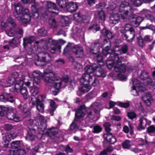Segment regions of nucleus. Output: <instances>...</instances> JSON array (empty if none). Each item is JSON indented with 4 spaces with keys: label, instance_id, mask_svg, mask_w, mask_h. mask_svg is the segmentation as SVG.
Wrapping results in <instances>:
<instances>
[{
    "label": "nucleus",
    "instance_id": "obj_1",
    "mask_svg": "<svg viewBox=\"0 0 155 155\" xmlns=\"http://www.w3.org/2000/svg\"><path fill=\"white\" fill-rule=\"evenodd\" d=\"M42 78L45 81L48 83H53L52 87L48 89L52 92H56L61 88H64L67 85L69 87L73 89L75 86L74 81H69L68 76H64L61 78L57 77L54 72L52 71L46 70L42 75Z\"/></svg>",
    "mask_w": 155,
    "mask_h": 155
},
{
    "label": "nucleus",
    "instance_id": "obj_26",
    "mask_svg": "<svg viewBox=\"0 0 155 155\" xmlns=\"http://www.w3.org/2000/svg\"><path fill=\"white\" fill-rule=\"evenodd\" d=\"M41 75V73L39 71L37 70L34 71L32 73L33 79L29 77L33 81L34 80L37 84H38L40 82V76Z\"/></svg>",
    "mask_w": 155,
    "mask_h": 155
},
{
    "label": "nucleus",
    "instance_id": "obj_5",
    "mask_svg": "<svg viewBox=\"0 0 155 155\" xmlns=\"http://www.w3.org/2000/svg\"><path fill=\"white\" fill-rule=\"evenodd\" d=\"M30 78L29 76H22V80L18 82L16 84H15L14 88L12 87L9 89V91L11 92H20L23 95L24 99H27L28 96V92L26 88L24 87H22L24 83L25 84V81H28Z\"/></svg>",
    "mask_w": 155,
    "mask_h": 155
},
{
    "label": "nucleus",
    "instance_id": "obj_24",
    "mask_svg": "<svg viewBox=\"0 0 155 155\" xmlns=\"http://www.w3.org/2000/svg\"><path fill=\"white\" fill-rule=\"evenodd\" d=\"M73 52L75 54L77 57H82L84 55L83 49L81 47L76 45L74 46Z\"/></svg>",
    "mask_w": 155,
    "mask_h": 155
},
{
    "label": "nucleus",
    "instance_id": "obj_6",
    "mask_svg": "<svg viewBox=\"0 0 155 155\" xmlns=\"http://www.w3.org/2000/svg\"><path fill=\"white\" fill-rule=\"evenodd\" d=\"M134 9L130 10V12L124 11L121 14V16L124 21H127L129 20L133 25H136L137 26L139 25L141 22L143 20V18L141 17H134L133 15Z\"/></svg>",
    "mask_w": 155,
    "mask_h": 155
},
{
    "label": "nucleus",
    "instance_id": "obj_3",
    "mask_svg": "<svg viewBox=\"0 0 155 155\" xmlns=\"http://www.w3.org/2000/svg\"><path fill=\"white\" fill-rule=\"evenodd\" d=\"M14 5L15 12L13 13V16L15 18L23 24L29 23L31 16L28 9L24 8L19 2H15Z\"/></svg>",
    "mask_w": 155,
    "mask_h": 155
},
{
    "label": "nucleus",
    "instance_id": "obj_53",
    "mask_svg": "<svg viewBox=\"0 0 155 155\" xmlns=\"http://www.w3.org/2000/svg\"><path fill=\"white\" fill-rule=\"evenodd\" d=\"M103 57V56L101 54H98L97 55V60L98 63H101V64H99L100 65L102 66L104 65Z\"/></svg>",
    "mask_w": 155,
    "mask_h": 155
},
{
    "label": "nucleus",
    "instance_id": "obj_15",
    "mask_svg": "<svg viewBox=\"0 0 155 155\" xmlns=\"http://www.w3.org/2000/svg\"><path fill=\"white\" fill-rule=\"evenodd\" d=\"M57 41L51 38L49 39L45 38L41 39L40 41H35L36 44H39V45H41L44 49L48 48L49 46V45H52L55 46L57 43Z\"/></svg>",
    "mask_w": 155,
    "mask_h": 155
},
{
    "label": "nucleus",
    "instance_id": "obj_4",
    "mask_svg": "<svg viewBox=\"0 0 155 155\" xmlns=\"http://www.w3.org/2000/svg\"><path fill=\"white\" fill-rule=\"evenodd\" d=\"M25 85L30 88L31 93V98L30 100L29 104L34 105L35 104L37 99H39L40 97H42V95H38V89L36 86H34V82L30 78L28 81H25Z\"/></svg>",
    "mask_w": 155,
    "mask_h": 155
},
{
    "label": "nucleus",
    "instance_id": "obj_21",
    "mask_svg": "<svg viewBox=\"0 0 155 155\" xmlns=\"http://www.w3.org/2000/svg\"><path fill=\"white\" fill-rule=\"evenodd\" d=\"M142 99L145 104L147 106H150L153 101L151 95L149 93L144 94L142 96Z\"/></svg>",
    "mask_w": 155,
    "mask_h": 155
},
{
    "label": "nucleus",
    "instance_id": "obj_41",
    "mask_svg": "<svg viewBox=\"0 0 155 155\" xmlns=\"http://www.w3.org/2000/svg\"><path fill=\"white\" fill-rule=\"evenodd\" d=\"M50 105L49 108L50 113L51 115H53V112L55 110L57 107L54 102L52 100L50 101Z\"/></svg>",
    "mask_w": 155,
    "mask_h": 155
},
{
    "label": "nucleus",
    "instance_id": "obj_12",
    "mask_svg": "<svg viewBox=\"0 0 155 155\" xmlns=\"http://www.w3.org/2000/svg\"><path fill=\"white\" fill-rule=\"evenodd\" d=\"M47 12L41 13L42 16L45 19H47L49 15V14L52 13L58 14V8L56 4L50 2H47L46 4Z\"/></svg>",
    "mask_w": 155,
    "mask_h": 155
},
{
    "label": "nucleus",
    "instance_id": "obj_22",
    "mask_svg": "<svg viewBox=\"0 0 155 155\" xmlns=\"http://www.w3.org/2000/svg\"><path fill=\"white\" fill-rule=\"evenodd\" d=\"M120 19V17L118 14L117 13L112 14L110 17L109 23L112 26L118 23Z\"/></svg>",
    "mask_w": 155,
    "mask_h": 155
},
{
    "label": "nucleus",
    "instance_id": "obj_40",
    "mask_svg": "<svg viewBox=\"0 0 155 155\" xmlns=\"http://www.w3.org/2000/svg\"><path fill=\"white\" fill-rule=\"evenodd\" d=\"M74 46L72 43H68L64 50L63 54H66L67 53L73 51V50Z\"/></svg>",
    "mask_w": 155,
    "mask_h": 155
},
{
    "label": "nucleus",
    "instance_id": "obj_50",
    "mask_svg": "<svg viewBox=\"0 0 155 155\" xmlns=\"http://www.w3.org/2000/svg\"><path fill=\"white\" fill-rule=\"evenodd\" d=\"M137 141L138 142L139 146H144L147 147L148 146V143L146 140H145L144 139L140 138L138 139Z\"/></svg>",
    "mask_w": 155,
    "mask_h": 155
},
{
    "label": "nucleus",
    "instance_id": "obj_35",
    "mask_svg": "<svg viewBox=\"0 0 155 155\" xmlns=\"http://www.w3.org/2000/svg\"><path fill=\"white\" fill-rule=\"evenodd\" d=\"M31 8L34 18H37L39 16V9H38V6L34 5L31 6Z\"/></svg>",
    "mask_w": 155,
    "mask_h": 155
},
{
    "label": "nucleus",
    "instance_id": "obj_19",
    "mask_svg": "<svg viewBox=\"0 0 155 155\" xmlns=\"http://www.w3.org/2000/svg\"><path fill=\"white\" fill-rule=\"evenodd\" d=\"M74 16L75 19L78 22H83L86 23L89 21L90 17L85 15H82L80 12L75 14L74 15Z\"/></svg>",
    "mask_w": 155,
    "mask_h": 155
},
{
    "label": "nucleus",
    "instance_id": "obj_36",
    "mask_svg": "<svg viewBox=\"0 0 155 155\" xmlns=\"http://www.w3.org/2000/svg\"><path fill=\"white\" fill-rule=\"evenodd\" d=\"M58 131V130L57 129L53 127L48 129L45 134L52 138L53 137V136L57 134Z\"/></svg>",
    "mask_w": 155,
    "mask_h": 155
},
{
    "label": "nucleus",
    "instance_id": "obj_30",
    "mask_svg": "<svg viewBox=\"0 0 155 155\" xmlns=\"http://www.w3.org/2000/svg\"><path fill=\"white\" fill-rule=\"evenodd\" d=\"M98 68L99 67L96 64H94L92 66L87 65L84 68V70L86 73L85 74H91L94 72L96 69Z\"/></svg>",
    "mask_w": 155,
    "mask_h": 155
},
{
    "label": "nucleus",
    "instance_id": "obj_55",
    "mask_svg": "<svg viewBox=\"0 0 155 155\" xmlns=\"http://www.w3.org/2000/svg\"><path fill=\"white\" fill-rule=\"evenodd\" d=\"M38 31L40 35L45 36L47 35V31L44 28H41L39 29Z\"/></svg>",
    "mask_w": 155,
    "mask_h": 155
},
{
    "label": "nucleus",
    "instance_id": "obj_18",
    "mask_svg": "<svg viewBox=\"0 0 155 155\" xmlns=\"http://www.w3.org/2000/svg\"><path fill=\"white\" fill-rule=\"evenodd\" d=\"M11 111L8 113L7 118L9 120H13L15 122H18L20 120V117L17 114V111L15 108H10Z\"/></svg>",
    "mask_w": 155,
    "mask_h": 155
},
{
    "label": "nucleus",
    "instance_id": "obj_62",
    "mask_svg": "<svg viewBox=\"0 0 155 155\" xmlns=\"http://www.w3.org/2000/svg\"><path fill=\"white\" fill-rule=\"evenodd\" d=\"M128 117L131 119L135 118L136 117V114L134 112H130L127 113Z\"/></svg>",
    "mask_w": 155,
    "mask_h": 155
},
{
    "label": "nucleus",
    "instance_id": "obj_14",
    "mask_svg": "<svg viewBox=\"0 0 155 155\" xmlns=\"http://www.w3.org/2000/svg\"><path fill=\"white\" fill-rule=\"evenodd\" d=\"M35 58L37 63L41 66L44 65L46 62L49 61L51 59L49 54L45 52L39 53Z\"/></svg>",
    "mask_w": 155,
    "mask_h": 155
},
{
    "label": "nucleus",
    "instance_id": "obj_29",
    "mask_svg": "<svg viewBox=\"0 0 155 155\" xmlns=\"http://www.w3.org/2000/svg\"><path fill=\"white\" fill-rule=\"evenodd\" d=\"M78 7L76 3L71 2L68 3L66 8L69 12H72L76 11Z\"/></svg>",
    "mask_w": 155,
    "mask_h": 155
},
{
    "label": "nucleus",
    "instance_id": "obj_48",
    "mask_svg": "<svg viewBox=\"0 0 155 155\" xmlns=\"http://www.w3.org/2000/svg\"><path fill=\"white\" fill-rule=\"evenodd\" d=\"M18 108L25 113H27L29 114L30 113L28 110V108L26 104L21 103L19 106Z\"/></svg>",
    "mask_w": 155,
    "mask_h": 155
},
{
    "label": "nucleus",
    "instance_id": "obj_2",
    "mask_svg": "<svg viewBox=\"0 0 155 155\" xmlns=\"http://www.w3.org/2000/svg\"><path fill=\"white\" fill-rule=\"evenodd\" d=\"M103 48L102 54L103 56L109 57L106 61V65L109 69H111L114 68V70L117 72H124L126 70V66L124 64H121L120 59L115 55L112 49H110V43H108Z\"/></svg>",
    "mask_w": 155,
    "mask_h": 155
},
{
    "label": "nucleus",
    "instance_id": "obj_33",
    "mask_svg": "<svg viewBox=\"0 0 155 155\" xmlns=\"http://www.w3.org/2000/svg\"><path fill=\"white\" fill-rule=\"evenodd\" d=\"M103 136L105 139L111 144H114L116 141L115 138L111 134H105Z\"/></svg>",
    "mask_w": 155,
    "mask_h": 155
},
{
    "label": "nucleus",
    "instance_id": "obj_43",
    "mask_svg": "<svg viewBox=\"0 0 155 155\" xmlns=\"http://www.w3.org/2000/svg\"><path fill=\"white\" fill-rule=\"evenodd\" d=\"M147 85L150 88L155 89V80L150 78H148L147 80Z\"/></svg>",
    "mask_w": 155,
    "mask_h": 155
},
{
    "label": "nucleus",
    "instance_id": "obj_20",
    "mask_svg": "<svg viewBox=\"0 0 155 155\" xmlns=\"http://www.w3.org/2000/svg\"><path fill=\"white\" fill-rule=\"evenodd\" d=\"M92 80V78L91 75L88 74H84L80 79V82L82 84L87 85Z\"/></svg>",
    "mask_w": 155,
    "mask_h": 155
},
{
    "label": "nucleus",
    "instance_id": "obj_37",
    "mask_svg": "<svg viewBox=\"0 0 155 155\" xmlns=\"http://www.w3.org/2000/svg\"><path fill=\"white\" fill-rule=\"evenodd\" d=\"M121 3L120 4V13L121 15V13H122V12L123 11H127V12L128 11V12H130V9H133V8H131L130 7L128 6V7L129 8V10H128L127 9H122V8H125L126 7H127L128 6V5H129V3L127 2L126 1H122V0H121Z\"/></svg>",
    "mask_w": 155,
    "mask_h": 155
},
{
    "label": "nucleus",
    "instance_id": "obj_63",
    "mask_svg": "<svg viewBox=\"0 0 155 155\" xmlns=\"http://www.w3.org/2000/svg\"><path fill=\"white\" fill-rule=\"evenodd\" d=\"M119 105L121 107L126 108H127L129 107V106L130 105V104L128 102H127V103L120 102L119 103Z\"/></svg>",
    "mask_w": 155,
    "mask_h": 155
},
{
    "label": "nucleus",
    "instance_id": "obj_28",
    "mask_svg": "<svg viewBox=\"0 0 155 155\" xmlns=\"http://www.w3.org/2000/svg\"><path fill=\"white\" fill-rule=\"evenodd\" d=\"M35 129H31L28 130L25 137V139L28 140L32 141L35 139Z\"/></svg>",
    "mask_w": 155,
    "mask_h": 155
},
{
    "label": "nucleus",
    "instance_id": "obj_27",
    "mask_svg": "<svg viewBox=\"0 0 155 155\" xmlns=\"http://www.w3.org/2000/svg\"><path fill=\"white\" fill-rule=\"evenodd\" d=\"M147 119L143 117H140L139 119V123L137 127V129L141 130L145 129L147 124Z\"/></svg>",
    "mask_w": 155,
    "mask_h": 155
},
{
    "label": "nucleus",
    "instance_id": "obj_10",
    "mask_svg": "<svg viewBox=\"0 0 155 155\" xmlns=\"http://www.w3.org/2000/svg\"><path fill=\"white\" fill-rule=\"evenodd\" d=\"M8 23L10 24L11 26L8 30L5 31L6 34L10 37L13 36L16 32L15 29L16 27V24L14 21L11 18H8L7 22L3 20L1 23V26L2 28H5L8 26Z\"/></svg>",
    "mask_w": 155,
    "mask_h": 155
},
{
    "label": "nucleus",
    "instance_id": "obj_47",
    "mask_svg": "<svg viewBox=\"0 0 155 155\" xmlns=\"http://www.w3.org/2000/svg\"><path fill=\"white\" fill-rule=\"evenodd\" d=\"M140 78L143 80L148 79L149 78V75L147 72L144 70L141 71L140 76Z\"/></svg>",
    "mask_w": 155,
    "mask_h": 155
},
{
    "label": "nucleus",
    "instance_id": "obj_42",
    "mask_svg": "<svg viewBox=\"0 0 155 155\" xmlns=\"http://www.w3.org/2000/svg\"><path fill=\"white\" fill-rule=\"evenodd\" d=\"M101 32L104 35L106 36L108 38H111L112 37V34L110 31L105 28H104Z\"/></svg>",
    "mask_w": 155,
    "mask_h": 155
},
{
    "label": "nucleus",
    "instance_id": "obj_13",
    "mask_svg": "<svg viewBox=\"0 0 155 155\" xmlns=\"http://www.w3.org/2000/svg\"><path fill=\"white\" fill-rule=\"evenodd\" d=\"M130 84L133 85L131 93L134 96H138L139 91H143L145 90L144 87H143L139 81L136 79H133L131 81Z\"/></svg>",
    "mask_w": 155,
    "mask_h": 155
},
{
    "label": "nucleus",
    "instance_id": "obj_39",
    "mask_svg": "<svg viewBox=\"0 0 155 155\" xmlns=\"http://www.w3.org/2000/svg\"><path fill=\"white\" fill-rule=\"evenodd\" d=\"M91 89V87L90 86L87 85H85L82 86L80 90H79L77 92V94L81 96L82 94H79V93L82 92L83 93H84L88 91Z\"/></svg>",
    "mask_w": 155,
    "mask_h": 155
},
{
    "label": "nucleus",
    "instance_id": "obj_11",
    "mask_svg": "<svg viewBox=\"0 0 155 155\" xmlns=\"http://www.w3.org/2000/svg\"><path fill=\"white\" fill-rule=\"evenodd\" d=\"M36 118L39 120L40 123L38 127V134L37 136L38 138L40 139L42 137V135L45 133L44 131L46 128V120L43 116L39 114L37 115Z\"/></svg>",
    "mask_w": 155,
    "mask_h": 155
},
{
    "label": "nucleus",
    "instance_id": "obj_59",
    "mask_svg": "<svg viewBox=\"0 0 155 155\" xmlns=\"http://www.w3.org/2000/svg\"><path fill=\"white\" fill-rule=\"evenodd\" d=\"M102 128L99 125H96L94 127L93 132L94 133H99L102 131Z\"/></svg>",
    "mask_w": 155,
    "mask_h": 155
},
{
    "label": "nucleus",
    "instance_id": "obj_51",
    "mask_svg": "<svg viewBox=\"0 0 155 155\" xmlns=\"http://www.w3.org/2000/svg\"><path fill=\"white\" fill-rule=\"evenodd\" d=\"M12 148L13 149H16L21 147L20 141H13L11 143Z\"/></svg>",
    "mask_w": 155,
    "mask_h": 155
},
{
    "label": "nucleus",
    "instance_id": "obj_9",
    "mask_svg": "<svg viewBox=\"0 0 155 155\" xmlns=\"http://www.w3.org/2000/svg\"><path fill=\"white\" fill-rule=\"evenodd\" d=\"M87 110V109L84 105L81 106L76 110L75 114V118L70 126V129L71 130H74L76 128L79 119L84 116Z\"/></svg>",
    "mask_w": 155,
    "mask_h": 155
},
{
    "label": "nucleus",
    "instance_id": "obj_32",
    "mask_svg": "<svg viewBox=\"0 0 155 155\" xmlns=\"http://www.w3.org/2000/svg\"><path fill=\"white\" fill-rule=\"evenodd\" d=\"M35 104L34 105H32L29 104L31 107H33L35 105H36V108L37 110L40 112H43L44 110V106L43 104H42L39 99H37Z\"/></svg>",
    "mask_w": 155,
    "mask_h": 155
},
{
    "label": "nucleus",
    "instance_id": "obj_54",
    "mask_svg": "<svg viewBox=\"0 0 155 155\" xmlns=\"http://www.w3.org/2000/svg\"><path fill=\"white\" fill-rule=\"evenodd\" d=\"M61 21L63 26H67L69 23V18L67 17H64L61 18Z\"/></svg>",
    "mask_w": 155,
    "mask_h": 155
},
{
    "label": "nucleus",
    "instance_id": "obj_45",
    "mask_svg": "<svg viewBox=\"0 0 155 155\" xmlns=\"http://www.w3.org/2000/svg\"><path fill=\"white\" fill-rule=\"evenodd\" d=\"M145 14L147 19L149 20L151 22H155V18L151 15L150 12L147 11Z\"/></svg>",
    "mask_w": 155,
    "mask_h": 155
},
{
    "label": "nucleus",
    "instance_id": "obj_23",
    "mask_svg": "<svg viewBox=\"0 0 155 155\" xmlns=\"http://www.w3.org/2000/svg\"><path fill=\"white\" fill-rule=\"evenodd\" d=\"M16 137V134L15 133H10L9 134L5 135V137H3V138L5 142L6 143L4 144V146L5 147H7L8 146L9 142L12 139H14Z\"/></svg>",
    "mask_w": 155,
    "mask_h": 155
},
{
    "label": "nucleus",
    "instance_id": "obj_56",
    "mask_svg": "<svg viewBox=\"0 0 155 155\" xmlns=\"http://www.w3.org/2000/svg\"><path fill=\"white\" fill-rule=\"evenodd\" d=\"M49 25L51 28H56L57 26V22L54 18L49 19Z\"/></svg>",
    "mask_w": 155,
    "mask_h": 155
},
{
    "label": "nucleus",
    "instance_id": "obj_60",
    "mask_svg": "<svg viewBox=\"0 0 155 155\" xmlns=\"http://www.w3.org/2000/svg\"><path fill=\"white\" fill-rule=\"evenodd\" d=\"M128 50V46L126 45H122L121 50L122 53H126Z\"/></svg>",
    "mask_w": 155,
    "mask_h": 155
},
{
    "label": "nucleus",
    "instance_id": "obj_58",
    "mask_svg": "<svg viewBox=\"0 0 155 155\" xmlns=\"http://www.w3.org/2000/svg\"><path fill=\"white\" fill-rule=\"evenodd\" d=\"M137 41L140 46L143 47L145 45L143 39L141 36H139L137 38Z\"/></svg>",
    "mask_w": 155,
    "mask_h": 155
},
{
    "label": "nucleus",
    "instance_id": "obj_31",
    "mask_svg": "<svg viewBox=\"0 0 155 155\" xmlns=\"http://www.w3.org/2000/svg\"><path fill=\"white\" fill-rule=\"evenodd\" d=\"M100 44L98 42L94 43L92 45L90 49L91 53L96 54L99 51Z\"/></svg>",
    "mask_w": 155,
    "mask_h": 155
},
{
    "label": "nucleus",
    "instance_id": "obj_46",
    "mask_svg": "<svg viewBox=\"0 0 155 155\" xmlns=\"http://www.w3.org/2000/svg\"><path fill=\"white\" fill-rule=\"evenodd\" d=\"M19 42V40L17 38H13L11 41H9L10 45L13 48L16 47Z\"/></svg>",
    "mask_w": 155,
    "mask_h": 155
},
{
    "label": "nucleus",
    "instance_id": "obj_38",
    "mask_svg": "<svg viewBox=\"0 0 155 155\" xmlns=\"http://www.w3.org/2000/svg\"><path fill=\"white\" fill-rule=\"evenodd\" d=\"M34 36L27 37L23 38V45L25 46L28 44H31L35 40Z\"/></svg>",
    "mask_w": 155,
    "mask_h": 155
},
{
    "label": "nucleus",
    "instance_id": "obj_44",
    "mask_svg": "<svg viewBox=\"0 0 155 155\" xmlns=\"http://www.w3.org/2000/svg\"><path fill=\"white\" fill-rule=\"evenodd\" d=\"M57 3L62 8H64L66 7L68 0H56Z\"/></svg>",
    "mask_w": 155,
    "mask_h": 155
},
{
    "label": "nucleus",
    "instance_id": "obj_25",
    "mask_svg": "<svg viewBox=\"0 0 155 155\" xmlns=\"http://www.w3.org/2000/svg\"><path fill=\"white\" fill-rule=\"evenodd\" d=\"M0 101L3 102L7 101L11 102H13L14 101L13 97L9 94L6 93H4L0 95Z\"/></svg>",
    "mask_w": 155,
    "mask_h": 155
},
{
    "label": "nucleus",
    "instance_id": "obj_17",
    "mask_svg": "<svg viewBox=\"0 0 155 155\" xmlns=\"http://www.w3.org/2000/svg\"><path fill=\"white\" fill-rule=\"evenodd\" d=\"M106 5L105 4H104L103 5H102L101 4H100L96 6V8H98V10L96 12L95 14L97 15L98 17L103 22L105 20L106 16L105 13L102 9Z\"/></svg>",
    "mask_w": 155,
    "mask_h": 155
},
{
    "label": "nucleus",
    "instance_id": "obj_61",
    "mask_svg": "<svg viewBox=\"0 0 155 155\" xmlns=\"http://www.w3.org/2000/svg\"><path fill=\"white\" fill-rule=\"evenodd\" d=\"M117 78L120 81H125L127 80V77L121 74H117Z\"/></svg>",
    "mask_w": 155,
    "mask_h": 155
},
{
    "label": "nucleus",
    "instance_id": "obj_64",
    "mask_svg": "<svg viewBox=\"0 0 155 155\" xmlns=\"http://www.w3.org/2000/svg\"><path fill=\"white\" fill-rule=\"evenodd\" d=\"M147 130L148 133H154L155 131V127L153 125H151L147 128Z\"/></svg>",
    "mask_w": 155,
    "mask_h": 155
},
{
    "label": "nucleus",
    "instance_id": "obj_57",
    "mask_svg": "<svg viewBox=\"0 0 155 155\" xmlns=\"http://www.w3.org/2000/svg\"><path fill=\"white\" fill-rule=\"evenodd\" d=\"M100 29L99 25L97 24H94L90 26L89 28V29L91 30L94 32H96L99 31Z\"/></svg>",
    "mask_w": 155,
    "mask_h": 155
},
{
    "label": "nucleus",
    "instance_id": "obj_52",
    "mask_svg": "<svg viewBox=\"0 0 155 155\" xmlns=\"http://www.w3.org/2000/svg\"><path fill=\"white\" fill-rule=\"evenodd\" d=\"M131 3L136 6H139L144 2L143 0H130Z\"/></svg>",
    "mask_w": 155,
    "mask_h": 155
},
{
    "label": "nucleus",
    "instance_id": "obj_49",
    "mask_svg": "<svg viewBox=\"0 0 155 155\" xmlns=\"http://www.w3.org/2000/svg\"><path fill=\"white\" fill-rule=\"evenodd\" d=\"M132 144L133 142L132 141L126 140L123 142L122 145L124 148L128 149Z\"/></svg>",
    "mask_w": 155,
    "mask_h": 155
},
{
    "label": "nucleus",
    "instance_id": "obj_34",
    "mask_svg": "<svg viewBox=\"0 0 155 155\" xmlns=\"http://www.w3.org/2000/svg\"><path fill=\"white\" fill-rule=\"evenodd\" d=\"M113 53L115 54V55L117 56L120 59L121 61L122 60L123 58L122 57H119L118 55H120L122 54V52L121 50V48H119V46L118 45H114L112 49ZM121 64H122L121 63Z\"/></svg>",
    "mask_w": 155,
    "mask_h": 155
},
{
    "label": "nucleus",
    "instance_id": "obj_7",
    "mask_svg": "<svg viewBox=\"0 0 155 155\" xmlns=\"http://www.w3.org/2000/svg\"><path fill=\"white\" fill-rule=\"evenodd\" d=\"M123 33V36L126 40L128 42H131L135 37V31L134 29L130 24H126L124 28L120 30Z\"/></svg>",
    "mask_w": 155,
    "mask_h": 155
},
{
    "label": "nucleus",
    "instance_id": "obj_8",
    "mask_svg": "<svg viewBox=\"0 0 155 155\" xmlns=\"http://www.w3.org/2000/svg\"><path fill=\"white\" fill-rule=\"evenodd\" d=\"M90 107L94 110L95 114L93 115L90 111H87V117L90 119V121L91 122L92 120H96L98 119L100 117V112L103 109L101 105L99 103L95 102L92 104Z\"/></svg>",
    "mask_w": 155,
    "mask_h": 155
},
{
    "label": "nucleus",
    "instance_id": "obj_16",
    "mask_svg": "<svg viewBox=\"0 0 155 155\" xmlns=\"http://www.w3.org/2000/svg\"><path fill=\"white\" fill-rule=\"evenodd\" d=\"M18 74L17 72H13L10 76L6 81L7 86H10L13 85L15 83L16 84L18 82L22 80V78H21L18 77Z\"/></svg>",
    "mask_w": 155,
    "mask_h": 155
}]
</instances>
